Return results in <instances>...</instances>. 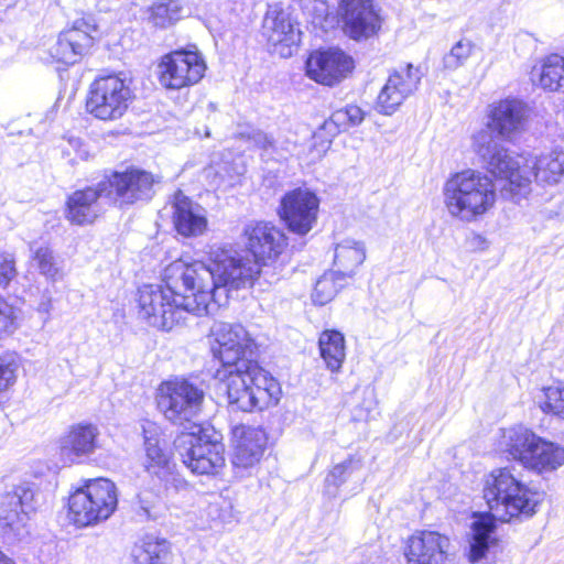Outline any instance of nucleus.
Wrapping results in <instances>:
<instances>
[{"mask_svg": "<svg viewBox=\"0 0 564 564\" xmlns=\"http://www.w3.org/2000/svg\"><path fill=\"white\" fill-rule=\"evenodd\" d=\"M149 21L156 28L166 29L182 18V7L177 0H162L150 8Z\"/></svg>", "mask_w": 564, "mask_h": 564, "instance_id": "37", "label": "nucleus"}, {"mask_svg": "<svg viewBox=\"0 0 564 564\" xmlns=\"http://www.w3.org/2000/svg\"><path fill=\"white\" fill-rule=\"evenodd\" d=\"M475 44L468 39L456 42L451 51L443 57V66L446 69L455 70L463 66L471 56Z\"/></svg>", "mask_w": 564, "mask_h": 564, "instance_id": "40", "label": "nucleus"}, {"mask_svg": "<svg viewBox=\"0 0 564 564\" xmlns=\"http://www.w3.org/2000/svg\"><path fill=\"white\" fill-rule=\"evenodd\" d=\"M529 112L528 105L521 99L511 97L500 99L488 106L487 126L480 131L488 130L497 143L499 142L496 140L495 133L500 139L510 141L524 129Z\"/></svg>", "mask_w": 564, "mask_h": 564, "instance_id": "17", "label": "nucleus"}, {"mask_svg": "<svg viewBox=\"0 0 564 564\" xmlns=\"http://www.w3.org/2000/svg\"><path fill=\"white\" fill-rule=\"evenodd\" d=\"M216 378L224 386L231 411H262L279 402L280 383L257 362L241 361L238 368L218 369Z\"/></svg>", "mask_w": 564, "mask_h": 564, "instance_id": "5", "label": "nucleus"}, {"mask_svg": "<svg viewBox=\"0 0 564 564\" xmlns=\"http://www.w3.org/2000/svg\"><path fill=\"white\" fill-rule=\"evenodd\" d=\"M346 110L350 127L359 126L364 121L365 113L360 107L356 105H348L346 107Z\"/></svg>", "mask_w": 564, "mask_h": 564, "instance_id": "46", "label": "nucleus"}, {"mask_svg": "<svg viewBox=\"0 0 564 564\" xmlns=\"http://www.w3.org/2000/svg\"><path fill=\"white\" fill-rule=\"evenodd\" d=\"M59 148L62 156L70 165L87 162L96 155V147L94 144L74 135L63 138Z\"/></svg>", "mask_w": 564, "mask_h": 564, "instance_id": "35", "label": "nucleus"}, {"mask_svg": "<svg viewBox=\"0 0 564 564\" xmlns=\"http://www.w3.org/2000/svg\"><path fill=\"white\" fill-rule=\"evenodd\" d=\"M52 305H51V301H46V302H43L39 305V311L40 312H43V313H48L50 310H51Z\"/></svg>", "mask_w": 564, "mask_h": 564, "instance_id": "50", "label": "nucleus"}, {"mask_svg": "<svg viewBox=\"0 0 564 564\" xmlns=\"http://www.w3.org/2000/svg\"><path fill=\"white\" fill-rule=\"evenodd\" d=\"M37 508L35 492L24 486H19L4 494L0 499V523L14 528L23 524L28 516Z\"/></svg>", "mask_w": 564, "mask_h": 564, "instance_id": "25", "label": "nucleus"}, {"mask_svg": "<svg viewBox=\"0 0 564 564\" xmlns=\"http://www.w3.org/2000/svg\"><path fill=\"white\" fill-rule=\"evenodd\" d=\"M350 128L346 107L338 109L332 113L328 120L323 124V129L327 130L330 134H337L340 131H346Z\"/></svg>", "mask_w": 564, "mask_h": 564, "instance_id": "43", "label": "nucleus"}, {"mask_svg": "<svg viewBox=\"0 0 564 564\" xmlns=\"http://www.w3.org/2000/svg\"><path fill=\"white\" fill-rule=\"evenodd\" d=\"M354 59L340 50L315 51L306 61L307 76L318 84L334 86L354 69Z\"/></svg>", "mask_w": 564, "mask_h": 564, "instance_id": "20", "label": "nucleus"}, {"mask_svg": "<svg viewBox=\"0 0 564 564\" xmlns=\"http://www.w3.org/2000/svg\"><path fill=\"white\" fill-rule=\"evenodd\" d=\"M234 518H235V516H234V510H232L231 503L227 502V501H223V506H221L220 512L218 514V519L221 522L227 523V522L232 521Z\"/></svg>", "mask_w": 564, "mask_h": 564, "instance_id": "47", "label": "nucleus"}, {"mask_svg": "<svg viewBox=\"0 0 564 564\" xmlns=\"http://www.w3.org/2000/svg\"><path fill=\"white\" fill-rule=\"evenodd\" d=\"M564 465V447L540 437L534 451L525 460L524 468L538 473H551Z\"/></svg>", "mask_w": 564, "mask_h": 564, "instance_id": "28", "label": "nucleus"}, {"mask_svg": "<svg viewBox=\"0 0 564 564\" xmlns=\"http://www.w3.org/2000/svg\"><path fill=\"white\" fill-rule=\"evenodd\" d=\"M218 348L215 355L221 362L220 369L238 368V364H256L252 355L253 341L241 324L216 322L212 328Z\"/></svg>", "mask_w": 564, "mask_h": 564, "instance_id": "16", "label": "nucleus"}, {"mask_svg": "<svg viewBox=\"0 0 564 564\" xmlns=\"http://www.w3.org/2000/svg\"><path fill=\"white\" fill-rule=\"evenodd\" d=\"M230 250L210 253V265L178 259L163 273L164 286L147 284L139 289V316L158 329L171 330L186 319V314H209L219 303L221 288L249 284L256 265L241 262Z\"/></svg>", "mask_w": 564, "mask_h": 564, "instance_id": "1", "label": "nucleus"}, {"mask_svg": "<svg viewBox=\"0 0 564 564\" xmlns=\"http://www.w3.org/2000/svg\"><path fill=\"white\" fill-rule=\"evenodd\" d=\"M380 12L373 0H340L337 9L343 32L358 42L378 35L383 22Z\"/></svg>", "mask_w": 564, "mask_h": 564, "instance_id": "14", "label": "nucleus"}, {"mask_svg": "<svg viewBox=\"0 0 564 564\" xmlns=\"http://www.w3.org/2000/svg\"><path fill=\"white\" fill-rule=\"evenodd\" d=\"M362 460L356 456H349L344 462L335 465L326 476L325 482L327 488H339L355 474H359L362 469Z\"/></svg>", "mask_w": 564, "mask_h": 564, "instance_id": "38", "label": "nucleus"}, {"mask_svg": "<svg viewBox=\"0 0 564 564\" xmlns=\"http://www.w3.org/2000/svg\"><path fill=\"white\" fill-rule=\"evenodd\" d=\"M262 35L269 45L282 57L291 56L301 42L297 28L289 8L271 4L264 15Z\"/></svg>", "mask_w": 564, "mask_h": 564, "instance_id": "18", "label": "nucleus"}, {"mask_svg": "<svg viewBox=\"0 0 564 564\" xmlns=\"http://www.w3.org/2000/svg\"><path fill=\"white\" fill-rule=\"evenodd\" d=\"M347 279L337 271L325 272L315 283L312 294L314 303L325 305L345 286Z\"/></svg>", "mask_w": 564, "mask_h": 564, "instance_id": "36", "label": "nucleus"}, {"mask_svg": "<svg viewBox=\"0 0 564 564\" xmlns=\"http://www.w3.org/2000/svg\"><path fill=\"white\" fill-rule=\"evenodd\" d=\"M451 541L436 531L413 534L406 544L408 564H452Z\"/></svg>", "mask_w": 564, "mask_h": 564, "instance_id": "22", "label": "nucleus"}, {"mask_svg": "<svg viewBox=\"0 0 564 564\" xmlns=\"http://www.w3.org/2000/svg\"><path fill=\"white\" fill-rule=\"evenodd\" d=\"M243 237L248 251H238L231 247L212 248L209 254L216 250H230L242 259L241 262L256 265L257 273L253 274L249 284L239 288H221V295L226 299L228 290L246 289L253 285L261 274V261L274 260L280 256L286 245L284 234L270 223L252 221L245 226Z\"/></svg>", "mask_w": 564, "mask_h": 564, "instance_id": "8", "label": "nucleus"}, {"mask_svg": "<svg viewBox=\"0 0 564 564\" xmlns=\"http://www.w3.org/2000/svg\"><path fill=\"white\" fill-rule=\"evenodd\" d=\"M319 199L308 188H295L283 195L279 215L291 232L308 234L317 221Z\"/></svg>", "mask_w": 564, "mask_h": 564, "instance_id": "15", "label": "nucleus"}, {"mask_svg": "<svg viewBox=\"0 0 564 564\" xmlns=\"http://www.w3.org/2000/svg\"><path fill=\"white\" fill-rule=\"evenodd\" d=\"M144 471L165 491H178L186 486L184 478L177 473L172 454L166 449L165 442L160 437L156 424L148 422L143 425Z\"/></svg>", "mask_w": 564, "mask_h": 564, "instance_id": "11", "label": "nucleus"}, {"mask_svg": "<svg viewBox=\"0 0 564 564\" xmlns=\"http://www.w3.org/2000/svg\"><path fill=\"white\" fill-rule=\"evenodd\" d=\"M366 260V246L360 240L346 238L336 243L334 264L344 278H352L357 268Z\"/></svg>", "mask_w": 564, "mask_h": 564, "instance_id": "29", "label": "nucleus"}, {"mask_svg": "<svg viewBox=\"0 0 564 564\" xmlns=\"http://www.w3.org/2000/svg\"><path fill=\"white\" fill-rule=\"evenodd\" d=\"M232 464L236 467L249 468L260 462L267 443L263 430L238 425L232 429Z\"/></svg>", "mask_w": 564, "mask_h": 564, "instance_id": "24", "label": "nucleus"}, {"mask_svg": "<svg viewBox=\"0 0 564 564\" xmlns=\"http://www.w3.org/2000/svg\"><path fill=\"white\" fill-rule=\"evenodd\" d=\"M471 148L487 171L503 182L502 195L524 196L532 177L539 184L554 185L564 180V151H551L538 158L514 156L501 143L494 141L488 130L474 133Z\"/></svg>", "mask_w": 564, "mask_h": 564, "instance_id": "2", "label": "nucleus"}, {"mask_svg": "<svg viewBox=\"0 0 564 564\" xmlns=\"http://www.w3.org/2000/svg\"><path fill=\"white\" fill-rule=\"evenodd\" d=\"M376 405L375 394L371 389H365L362 391V404L357 405L354 410V420L355 421H366L368 420L370 412L373 410Z\"/></svg>", "mask_w": 564, "mask_h": 564, "instance_id": "44", "label": "nucleus"}, {"mask_svg": "<svg viewBox=\"0 0 564 564\" xmlns=\"http://www.w3.org/2000/svg\"><path fill=\"white\" fill-rule=\"evenodd\" d=\"M318 345L327 369L338 372L346 357L344 335L337 330H325L319 336Z\"/></svg>", "mask_w": 564, "mask_h": 564, "instance_id": "31", "label": "nucleus"}, {"mask_svg": "<svg viewBox=\"0 0 564 564\" xmlns=\"http://www.w3.org/2000/svg\"><path fill=\"white\" fill-rule=\"evenodd\" d=\"M97 31L95 23L79 19L62 31L50 52L53 58L65 64H75L94 45V35Z\"/></svg>", "mask_w": 564, "mask_h": 564, "instance_id": "21", "label": "nucleus"}, {"mask_svg": "<svg viewBox=\"0 0 564 564\" xmlns=\"http://www.w3.org/2000/svg\"><path fill=\"white\" fill-rule=\"evenodd\" d=\"M99 430L91 423L70 425L58 440V453L64 464H74L91 455L98 447Z\"/></svg>", "mask_w": 564, "mask_h": 564, "instance_id": "23", "label": "nucleus"}, {"mask_svg": "<svg viewBox=\"0 0 564 564\" xmlns=\"http://www.w3.org/2000/svg\"><path fill=\"white\" fill-rule=\"evenodd\" d=\"M0 564H15L14 561L0 550Z\"/></svg>", "mask_w": 564, "mask_h": 564, "instance_id": "49", "label": "nucleus"}, {"mask_svg": "<svg viewBox=\"0 0 564 564\" xmlns=\"http://www.w3.org/2000/svg\"><path fill=\"white\" fill-rule=\"evenodd\" d=\"M173 224L176 231L184 237H197L207 229L204 208L182 192H177L174 196Z\"/></svg>", "mask_w": 564, "mask_h": 564, "instance_id": "26", "label": "nucleus"}, {"mask_svg": "<svg viewBox=\"0 0 564 564\" xmlns=\"http://www.w3.org/2000/svg\"><path fill=\"white\" fill-rule=\"evenodd\" d=\"M443 195L449 215L468 223L490 210L497 196L492 180L475 170L452 175L444 185Z\"/></svg>", "mask_w": 564, "mask_h": 564, "instance_id": "6", "label": "nucleus"}, {"mask_svg": "<svg viewBox=\"0 0 564 564\" xmlns=\"http://www.w3.org/2000/svg\"><path fill=\"white\" fill-rule=\"evenodd\" d=\"M204 391L185 379L163 382L159 388L158 405L165 419L186 429L195 424L202 411Z\"/></svg>", "mask_w": 564, "mask_h": 564, "instance_id": "10", "label": "nucleus"}, {"mask_svg": "<svg viewBox=\"0 0 564 564\" xmlns=\"http://www.w3.org/2000/svg\"><path fill=\"white\" fill-rule=\"evenodd\" d=\"M218 507L217 503H214V505H210L209 509H210V513L214 512V509H216Z\"/></svg>", "mask_w": 564, "mask_h": 564, "instance_id": "51", "label": "nucleus"}, {"mask_svg": "<svg viewBox=\"0 0 564 564\" xmlns=\"http://www.w3.org/2000/svg\"><path fill=\"white\" fill-rule=\"evenodd\" d=\"M32 260L40 274L50 281H59L64 278V270L53 250L47 245L30 243Z\"/></svg>", "mask_w": 564, "mask_h": 564, "instance_id": "33", "label": "nucleus"}, {"mask_svg": "<svg viewBox=\"0 0 564 564\" xmlns=\"http://www.w3.org/2000/svg\"><path fill=\"white\" fill-rule=\"evenodd\" d=\"M253 140H254V142H256L259 147H261V148H263V149H267V148H269V147H271V145H272V140H271V138H269L265 133H263V132H261V131H256V132L253 133Z\"/></svg>", "mask_w": 564, "mask_h": 564, "instance_id": "48", "label": "nucleus"}, {"mask_svg": "<svg viewBox=\"0 0 564 564\" xmlns=\"http://www.w3.org/2000/svg\"><path fill=\"white\" fill-rule=\"evenodd\" d=\"M159 80L167 89H181L197 84L205 75L206 63L198 51L176 50L161 58Z\"/></svg>", "mask_w": 564, "mask_h": 564, "instance_id": "13", "label": "nucleus"}, {"mask_svg": "<svg viewBox=\"0 0 564 564\" xmlns=\"http://www.w3.org/2000/svg\"><path fill=\"white\" fill-rule=\"evenodd\" d=\"M17 274L14 254L0 251V289H7Z\"/></svg>", "mask_w": 564, "mask_h": 564, "instance_id": "42", "label": "nucleus"}, {"mask_svg": "<svg viewBox=\"0 0 564 564\" xmlns=\"http://www.w3.org/2000/svg\"><path fill=\"white\" fill-rule=\"evenodd\" d=\"M19 365L15 360L0 357V403L7 391L12 388L18 378Z\"/></svg>", "mask_w": 564, "mask_h": 564, "instance_id": "41", "label": "nucleus"}, {"mask_svg": "<svg viewBox=\"0 0 564 564\" xmlns=\"http://www.w3.org/2000/svg\"><path fill=\"white\" fill-rule=\"evenodd\" d=\"M482 495L490 514H482L473 523L474 533L468 554L473 563L485 557L495 519L509 522L512 519L530 518L541 501V495L518 480L508 468H496L486 476Z\"/></svg>", "mask_w": 564, "mask_h": 564, "instance_id": "3", "label": "nucleus"}, {"mask_svg": "<svg viewBox=\"0 0 564 564\" xmlns=\"http://www.w3.org/2000/svg\"><path fill=\"white\" fill-rule=\"evenodd\" d=\"M539 84L543 89L558 91L564 88V56L550 54L543 58L540 72Z\"/></svg>", "mask_w": 564, "mask_h": 564, "instance_id": "34", "label": "nucleus"}, {"mask_svg": "<svg viewBox=\"0 0 564 564\" xmlns=\"http://www.w3.org/2000/svg\"><path fill=\"white\" fill-rule=\"evenodd\" d=\"M540 437L522 425L513 426L502 432L499 448L524 467Z\"/></svg>", "mask_w": 564, "mask_h": 564, "instance_id": "27", "label": "nucleus"}, {"mask_svg": "<svg viewBox=\"0 0 564 564\" xmlns=\"http://www.w3.org/2000/svg\"><path fill=\"white\" fill-rule=\"evenodd\" d=\"M533 402L544 414L564 421V384L554 382L536 389Z\"/></svg>", "mask_w": 564, "mask_h": 564, "instance_id": "32", "label": "nucleus"}, {"mask_svg": "<svg viewBox=\"0 0 564 564\" xmlns=\"http://www.w3.org/2000/svg\"><path fill=\"white\" fill-rule=\"evenodd\" d=\"M132 100V90L119 76H104L90 85L87 111L100 120L121 118Z\"/></svg>", "mask_w": 564, "mask_h": 564, "instance_id": "12", "label": "nucleus"}, {"mask_svg": "<svg viewBox=\"0 0 564 564\" xmlns=\"http://www.w3.org/2000/svg\"><path fill=\"white\" fill-rule=\"evenodd\" d=\"M422 72L419 67L408 64L393 70L377 98L380 113L390 116L419 88Z\"/></svg>", "mask_w": 564, "mask_h": 564, "instance_id": "19", "label": "nucleus"}, {"mask_svg": "<svg viewBox=\"0 0 564 564\" xmlns=\"http://www.w3.org/2000/svg\"><path fill=\"white\" fill-rule=\"evenodd\" d=\"M153 183L152 175L144 171L116 172L96 187L74 192L67 200L66 218L76 225L91 224L101 212L100 198L132 204L149 197Z\"/></svg>", "mask_w": 564, "mask_h": 564, "instance_id": "4", "label": "nucleus"}, {"mask_svg": "<svg viewBox=\"0 0 564 564\" xmlns=\"http://www.w3.org/2000/svg\"><path fill=\"white\" fill-rule=\"evenodd\" d=\"M133 564H170L171 549L164 539L147 536L132 551Z\"/></svg>", "mask_w": 564, "mask_h": 564, "instance_id": "30", "label": "nucleus"}, {"mask_svg": "<svg viewBox=\"0 0 564 564\" xmlns=\"http://www.w3.org/2000/svg\"><path fill=\"white\" fill-rule=\"evenodd\" d=\"M118 507L115 482L106 478L89 479L68 498V517L77 527H90L109 519Z\"/></svg>", "mask_w": 564, "mask_h": 564, "instance_id": "7", "label": "nucleus"}, {"mask_svg": "<svg viewBox=\"0 0 564 564\" xmlns=\"http://www.w3.org/2000/svg\"><path fill=\"white\" fill-rule=\"evenodd\" d=\"M20 308L0 296V341L11 337L20 326Z\"/></svg>", "mask_w": 564, "mask_h": 564, "instance_id": "39", "label": "nucleus"}, {"mask_svg": "<svg viewBox=\"0 0 564 564\" xmlns=\"http://www.w3.org/2000/svg\"><path fill=\"white\" fill-rule=\"evenodd\" d=\"M158 502V495L148 491H142L138 495V505L140 511L145 518L155 517V508Z\"/></svg>", "mask_w": 564, "mask_h": 564, "instance_id": "45", "label": "nucleus"}, {"mask_svg": "<svg viewBox=\"0 0 564 564\" xmlns=\"http://www.w3.org/2000/svg\"><path fill=\"white\" fill-rule=\"evenodd\" d=\"M176 447L183 463L194 474L213 475L225 464L224 444L218 435H209L197 425H193V431L176 440Z\"/></svg>", "mask_w": 564, "mask_h": 564, "instance_id": "9", "label": "nucleus"}]
</instances>
